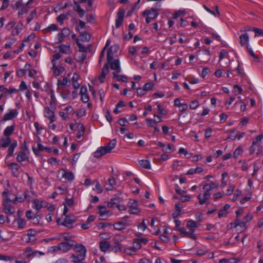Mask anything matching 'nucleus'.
I'll return each mask as SVG.
<instances>
[{
  "instance_id": "1",
  "label": "nucleus",
  "mask_w": 263,
  "mask_h": 263,
  "mask_svg": "<svg viewBox=\"0 0 263 263\" xmlns=\"http://www.w3.org/2000/svg\"><path fill=\"white\" fill-rule=\"evenodd\" d=\"M116 144V139H112L106 145L99 147L93 153V156L95 158H99L103 155L110 153L111 150L115 147Z\"/></svg>"
},
{
  "instance_id": "2",
  "label": "nucleus",
  "mask_w": 263,
  "mask_h": 263,
  "mask_svg": "<svg viewBox=\"0 0 263 263\" xmlns=\"http://www.w3.org/2000/svg\"><path fill=\"white\" fill-rule=\"evenodd\" d=\"M159 15V13L156 9L152 8L151 10H145L143 12V15L147 16L146 18V22L147 24H149L153 20L156 18Z\"/></svg>"
},
{
  "instance_id": "3",
  "label": "nucleus",
  "mask_w": 263,
  "mask_h": 263,
  "mask_svg": "<svg viewBox=\"0 0 263 263\" xmlns=\"http://www.w3.org/2000/svg\"><path fill=\"white\" fill-rule=\"evenodd\" d=\"M129 210L128 212L132 214H138L140 212V210L138 208V202L136 200L131 199L128 202Z\"/></svg>"
},
{
  "instance_id": "4",
  "label": "nucleus",
  "mask_w": 263,
  "mask_h": 263,
  "mask_svg": "<svg viewBox=\"0 0 263 263\" xmlns=\"http://www.w3.org/2000/svg\"><path fill=\"white\" fill-rule=\"evenodd\" d=\"M18 114V111L17 109H10L9 112L5 114L3 117L2 118L1 122H4L8 120H11L14 119Z\"/></svg>"
},
{
  "instance_id": "5",
  "label": "nucleus",
  "mask_w": 263,
  "mask_h": 263,
  "mask_svg": "<svg viewBox=\"0 0 263 263\" xmlns=\"http://www.w3.org/2000/svg\"><path fill=\"white\" fill-rule=\"evenodd\" d=\"M113 244L110 245V251L117 253L121 251V243L119 236H115L113 238Z\"/></svg>"
},
{
  "instance_id": "6",
  "label": "nucleus",
  "mask_w": 263,
  "mask_h": 263,
  "mask_svg": "<svg viewBox=\"0 0 263 263\" xmlns=\"http://www.w3.org/2000/svg\"><path fill=\"white\" fill-rule=\"evenodd\" d=\"M107 63H108V66H110V67L112 70H115L114 72L120 73L121 71L120 63L119 59L112 60L110 62H107Z\"/></svg>"
},
{
  "instance_id": "7",
  "label": "nucleus",
  "mask_w": 263,
  "mask_h": 263,
  "mask_svg": "<svg viewBox=\"0 0 263 263\" xmlns=\"http://www.w3.org/2000/svg\"><path fill=\"white\" fill-rule=\"evenodd\" d=\"M74 249L78 255L81 256L82 259H85L86 253V249L84 246L82 244L76 245Z\"/></svg>"
},
{
  "instance_id": "8",
  "label": "nucleus",
  "mask_w": 263,
  "mask_h": 263,
  "mask_svg": "<svg viewBox=\"0 0 263 263\" xmlns=\"http://www.w3.org/2000/svg\"><path fill=\"white\" fill-rule=\"evenodd\" d=\"M125 14V11L124 9H120L117 14V18L116 19V27L119 28L122 24L124 16Z\"/></svg>"
},
{
  "instance_id": "9",
  "label": "nucleus",
  "mask_w": 263,
  "mask_h": 263,
  "mask_svg": "<svg viewBox=\"0 0 263 263\" xmlns=\"http://www.w3.org/2000/svg\"><path fill=\"white\" fill-rule=\"evenodd\" d=\"M44 116L50 120V123L53 122L55 121V117L54 112L48 107H45Z\"/></svg>"
},
{
  "instance_id": "10",
  "label": "nucleus",
  "mask_w": 263,
  "mask_h": 263,
  "mask_svg": "<svg viewBox=\"0 0 263 263\" xmlns=\"http://www.w3.org/2000/svg\"><path fill=\"white\" fill-rule=\"evenodd\" d=\"M11 199L9 198H6L3 201V205L4 206V211L5 213L7 214H13L14 211H12V209L10 206Z\"/></svg>"
},
{
  "instance_id": "11",
  "label": "nucleus",
  "mask_w": 263,
  "mask_h": 263,
  "mask_svg": "<svg viewBox=\"0 0 263 263\" xmlns=\"http://www.w3.org/2000/svg\"><path fill=\"white\" fill-rule=\"evenodd\" d=\"M7 165L11 170L13 176L17 177L19 175L20 168L17 163H10L8 164Z\"/></svg>"
},
{
  "instance_id": "12",
  "label": "nucleus",
  "mask_w": 263,
  "mask_h": 263,
  "mask_svg": "<svg viewBox=\"0 0 263 263\" xmlns=\"http://www.w3.org/2000/svg\"><path fill=\"white\" fill-rule=\"evenodd\" d=\"M72 246V243L68 242H62L59 244V249L63 252H67L71 249Z\"/></svg>"
},
{
  "instance_id": "13",
  "label": "nucleus",
  "mask_w": 263,
  "mask_h": 263,
  "mask_svg": "<svg viewBox=\"0 0 263 263\" xmlns=\"http://www.w3.org/2000/svg\"><path fill=\"white\" fill-rule=\"evenodd\" d=\"M130 225V223L127 222L120 221L115 223L113 224L114 229L116 230L122 231L124 230L126 227Z\"/></svg>"
},
{
  "instance_id": "14",
  "label": "nucleus",
  "mask_w": 263,
  "mask_h": 263,
  "mask_svg": "<svg viewBox=\"0 0 263 263\" xmlns=\"http://www.w3.org/2000/svg\"><path fill=\"white\" fill-rule=\"evenodd\" d=\"M99 248L101 251L103 252H106L108 250L110 251V242L106 240L101 241L99 242Z\"/></svg>"
},
{
  "instance_id": "15",
  "label": "nucleus",
  "mask_w": 263,
  "mask_h": 263,
  "mask_svg": "<svg viewBox=\"0 0 263 263\" xmlns=\"http://www.w3.org/2000/svg\"><path fill=\"white\" fill-rule=\"evenodd\" d=\"M211 196V193H210V191L206 190L205 193L203 194V198H201V195L199 194L198 196V198L199 200V203L200 204H203L204 203H206L207 200L210 198Z\"/></svg>"
},
{
  "instance_id": "16",
  "label": "nucleus",
  "mask_w": 263,
  "mask_h": 263,
  "mask_svg": "<svg viewBox=\"0 0 263 263\" xmlns=\"http://www.w3.org/2000/svg\"><path fill=\"white\" fill-rule=\"evenodd\" d=\"M16 160L18 162H22L23 161L29 160V157L24 152H19L17 153Z\"/></svg>"
},
{
  "instance_id": "17",
  "label": "nucleus",
  "mask_w": 263,
  "mask_h": 263,
  "mask_svg": "<svg viewBox=\"0 0 263 263\" xmlns=\"http://www.w3.org/2000/svg\"><path fill=\"white\" fill-rule=\"evenodd\" d=\"M17 141L16 140H14L9 146L8 150V154L7 155V157L6 159H7L8 157L12 156L13 155V152L14 151V149L17 146ZM6 159H5L6 160Z\"/></svg>"
},
{
  "instance_id": "18",
  "label": "nucleus",
  "mask_w": 263,
  "mask_h": 263,
  "mask_svg": "<svg viewBox=\"0 0 263 263\" xmlns=\"http://www.w3.org/2000/svg\"><path fill=\"white\" fill-rule=\"evenodd\" d=\"M52 69L53 70V74L55 76H59L61 73H62L64 71V67L62 66H57L55 64L54 66L52 65Z\"/></svg>"
},
{
  "instance_id": "19",
  "label": "nucleus",
  "mask_w": 263,
  "mask_h": 263,
  "mask_svg": "<svg viewBox=\"0 0 263 263\" xmlns=\"http://www.w3.org/2000/svg\"><path fill=\"white\" fill-rule=\"evenodd\" d=\"M62 177L68 181H71L74 179V176L71 172H66L65 170H62Z\"/></svg>"
},
{
  "instance_id": "20",
  "label": "nucleus",
  "mask_w": 263,
  "mask_h": 263,
  "mask_svg": "<svg viewBox=\"0 0 263 263\" xmlns=\"http://www.w3.org/2000/svg\"><path fill=\"white\" fill-rule=\"evenodd\" d=\"M23 24L22 22H20L18 24L15 26L14 29L12 30L11 34L12 35H17L22 31L23 28Z\"/></svg>"
},
{
  "instance_id": "21",
  "label": "nucleus",
  "mask_w": 263,
  "mask_h": 263,
  "mask_svg": "<svg viewBox=\"0 0 263 263\" xmlns=\"http://www.w3.org/2000/svg\"><path fill=\"white\" fill-rule=\"evenodd\" d=\"M76 221L72 219H71V217L68 215L65 216V218L62 223H61V225L64 226L71 228L72 227L69 226V224H71L74 223Z\"/></svg>"
},
{
  "instance_id": "22",
  "label": "nucleus",
  "mask_w": 263,
  "mask_h": 263,
  "mask_svg": "<svg viewBox=\"0 0 263 263\" xmlns=\"http://www.w3.org/2000/svg\"><path fill=\"white\" fill-rule=\"evenodd\" d=\"M240 44L242 46H243L246 45L249 42V37L248 33H245L243 34H242L240 37Z\"/></svg>"
},
{
  "instance_id": "23",
  "label": "nucleus",
  "mask_w": 263,
  "mask_h": 263,
  "mask_svg": "<svg viewBox=\"0 0 263 263\" xmlns=\"http://www.w3.org/2000/svg\"><path fill=\"white\" fill-rule=\"evenodd\" d=\"M37 253L41 254V253L37 251L33 252L30 248H27L26 250L24 253V256L26 258H29L31 256H36Z\"/></svg>"
},
{
  "instance_id": "24",
  "label": "nucleus",
  "mask_w": 263,
  "mask_h": 263,
  "mask_svg": "<svg viewBox=\"0 0 263 263\" xmlns=\"http://www.w3.org/2000/svg\"><path fill=\"white\" fill-rule=\"evenodd\" d=\"M121 201V200L119 197H115L112 198L110 199V201H109L107 203V206L108 208H112L114 205H117L119 204Z\"/></svg>"
},
{
  "instance_id": "25",
  "label": "nucleus",
  "mask_w": 263,
  "mask_h": 263,
  "mask_svg": "<svg viewBox=\"0 0 263 263\" xmlns=\"http://www.w3.org/2000/svg\"><path fill=\"white\" fill-rule=\"evenodd\" d=\"M68 83H70V80L66 77L63 78L62 80H58V88L61 89L64 87Z\"/></svg>"
},
{
  "instance_id": "26",
  "label": "nucleus",
  "mask_w": 263,
  "mask_h": 263,
  "mask_svg": "<svg viewBox=\"0 0 263 263\" xmlns=\"http://www.w3.org/2000/svg\"><path fill=\"white\" fill-rule=\"evenodd\" d=\"M230 208V205L226 204L223 209L220 210L218 212V217L221 218L224 217L228 214L227 210Z\"/></svg>"
},
{
  "instance_id": "27",
  "label": "nucleus",
  "mask_w": 263,
  "mask_h": 263,
  "mask_svg": "<svg viewBox=\"0 0 263 263\" xmlns=\"http://www.w3.org/2000/svg\"><path fill=\"white\" fill-rule=\"evenodd\" d=\"M14 125H10L7 127L4 131V135L7 137H10L14 130Z\"/></svg>"
},
{
  "instance_id": "28",
  "label": "nucleus",
  "mask_w": 263,
  "mask_h": 263,
  "mask_svg": "<svg viewBox=\"0 0 263 263\" xmlns=\"http://www.w3.org/2000/svg\"><path fill=\"white\" fill-rule=\"evenodd\" d=\"M99 213L101 217L102 218L105 216H107L109 213V211L106 210V208L105 206H99Z\"/></svg>"
},
{
  "instance_id": "29",
  "label": "nucleus",
  "mask_w": 263,
  "mask_h": 263,
  "mask_svg": "<svg viewBox=\"0 0 263 263\" xmlns=\"http://www.w3.org/2000/svg\"><path fill=\"white\" fill-rule=\"evenodd\" d=\"M79 79V75L76 73H74L72 78V86H73V88L75 89H78L80 86V84L78 82Z\"/></svg>"
},
{
  "instance_id": "30",
  "label": "nucleus",
  "mask_w": 263,
  "mask_h": 263,
  "mask_svg": "<svg viewBox=\"0 0 263 263\" xmlns=\"http://www.w3.org/2000/svg\"><path fill=\"white\" fill-rule=\"evenodd\" d=\"M45 147L43 146V145L41 144L38 143L37 145V148L35 147H32V151L36 156H39L40 152L43 151L44 149H45Z\"/></svg>"
},
{
  "instance_id": "31",
  "label": "nucleus",
  "mask_w": 263,
  "mask_h": 263,
  "mask_svg": "<svg viewBox=\"0 0 263 263\" xmlns=\"http://www.w3.org/2000/svg\"><path fill=\"white\" fill-rule=\"evenodd\" d=\"M43 201H40L38 199H34L33 201V208L35 209L39 212L43 208L42 203Z\"/></svg>"
},
{
  "instance_id": "32",
  "label": "nucleus",
  "mask_w": 263,
  "mask_h": 263,
  "mask_svg": "<svg viewBox=\"0 0 263 263\" xmlns=\"http://www.w3.org/2000/svg\"><path fill=\"white\" fill-rule=\"evenodd\" d=\"M74 4L77 6L76 8H74V9L78 12L80 17H83L85 14L84 10L81 8L80 6L78 4L77 2H74Z\"/></svg>"
},
{
  "instance_id": "33",
  "label": "nucleus",
  "mask_w": 263,
  "mask_h": 263,
  "mask_svg": "<svg viewBox=\"0 0 263 263\" xmlns=\"http://www.w3.org/2000/svg\"><path fill=\"white\" fill-rule=\"evenodd\" d=\"M218 183L212 182L210 183L205 184L203 187V189L210 191L212 189L218 187Z\"/></svg>"
},
{
  "instance_id": "34",
  "label": "nucleus",
  "mask_w": 263,
  "mask_h": 263,
  "mask_svg": "<svg viewBox=\"0 0 263 263\" xmlns=\"http://www.w3.org/2000/svg\"><path fill=\"white\" fill-rule=\"evenodd\" d=\"M139 163L142 167L148 170L151 168L149 161L147 160H141L139 161Z\"/></svg>"
},
{
  "instance_id": "35",
  "label": "nucleus",
  "mask_w": 263,
  "mask_h": 263,
  "mask_svg": "<svg viewBox=\"0 0 263 263\" xmlns=\"http://www.w3.org/2000/svg\"><path fill=\"white\" fill-rule=\"evenodd\" d=\"M2 143L1 144V146L3 148H6L8 146H9L11 143V139L10 137H6V138H3L2 139Z\"/></svg>"
},
{
  "instance_id": "36",
  "label": "nucleus",
  "mask_w": 263,
  "mask_h": 263,
  "mask_svg": "<svg viewBox=\"0 0 263 263\" xmlns=\"http://www.w3.org/2000/svg\"><path fill=\"white\" fill-rule=\"evenodd\" d=\"M109 182V186L106 187L107 191H111L114 189V185L116 184V181L114 177H110L108 180Z\"/></svg>"
},
{
  "instance_id": "37",
  "label": "nucleus",
  "mask_w": 263,
  "mask_h": 263,
  "mask_svg": "<svg viewBox=\"0 0 263 263\" xmlns=\"http://www.w3.org/2000/svg\"><path fill=\"white\" fill-rule=\"evenodd\" d=\"M71 258L72 259V261L74 262V263H80L83 260H84V259H82L81 258V256H79V255H75L74 254H72L71 256Z\"/></svg>"
},
{
  "instance_id": "38",
  "label": "nucleus",
  "mask_w": 263,
  "mask_h": 263,
  "mask_svg": "<svg viewBox=\"0 0 263 263\" xmlns=\"http://www.w3.org/2000/svg\"><path fill=\"white\" fill-rule=\"evenodd\" d=\"M58 30V26L55 24H51L48 27L44 30L45 33L48 31H55Z\"/></svg>"
},
{
  "instance_id": "39",
  "label": "nucleus",
  "mask_w": 263,
  "mask_h": 263,
  "mask_svg": "<svg viewBox=\"0 0 263 263\" xmlns=\"http://www.w3.org/2000/svg\"><path fill=\"white\" fill-rule=\"evenodd\" d=\"M186 227L187 228L192 229L193 228H197L198 224L195 221L190 220L187 222Z\"/></svg>"
},
{
  "instance_id": "40",
  "label": "nucleus",
  "mask_w": 263,
  "mask_h": 263,
  "mask_svg": "<svg viewBox=\"0 0 263 263\" xmlns=\"http://www.w3.org/2000/svg\"><path fill=\"white\" fill-rule=\"evenodd\" d=\"M80 36L82 38V40L89 41L90 40V36L86 32H81Z\"/></svg>"
},
{
  "instance_id": "41",
  "label": "nucleus",
  "mask_w": 263,
  "mask_h": 263,
  "mask_svg": "<svg viewBox=\"0 0 263 263\" xmlns=\"http://www.w3.org/2000/svg\"><path fill=\"white\" fill-rule=\"evenodd\" d=\"M94 182L96 183V184L95 188L93 189V190H96L97 191V193L99 194L101 193L103 191V189L101 184H100L98 180H94Z\"/></svg>"
},
{
  "instance_id": "42",
  "label": "nucleus",
  "mask_w": 263,
  "mask_h": 263,
  "mask_svg": "<svg viewBox=\"0 0 263 263\" xmlns=\"http://www.w3.org/2000/svg\"><path fill=\"white\" fill-rule=\"evenodd\" d=\"M141 248V245L138 239H136L133 242V249L134 250V251H135L136 250H139Z\"/></svg>"
},
{
  "instance_id": "43",
  "label": "nucleus",
  "mask_w": 263,
  "mask_h": 263,
  "mask_svg": "<svg viewBox=\"0 0 263 263\" xmlns=\"http://www.w3.org/2000/svg\"><path fill=\"white\" fill-rule=\"evenodd\" d=\"M67 18V14H61L57 18V21L60 23V24H63V21L64 20Z\"/></svg>"
},
{
  "instance_id": "44",
  "label": "nucleus",
  "mask_w": 263,
  "mask_h": 263,
  "mask_svg": "<svg viewBox=\"0 0 263 263\" xmlns=\"http://www.w3.org/2000/svg\"><path fill=\"white\" fill-rule=\"evenodd\" d=\"M115 53L110 50H108L107 52V62H110L113 60L114 55Z\"/></svg>"
},
{
  "instance_id": "45",
  "label": "nucleus",
  "mask_w": 263,
  "mask_h": 263,
  "mask_svg": "<svg viewBox=\"0 0 263 263\" xmlns=\"http://www.w3.org/2000/svg\"><path fill=\"white\" fill-rule=\"evenodd\" d=\"M252 30L254 31L255 36H263V30L260 28L253 27Z\"/></svg>"
},
{
  "instance_id": "46",
  "label": "nucleus",
  "mask_w": 263,
  "mask_h": 263,
  "mask_svg": "<svg viewBox=\"0 0 263 263\" xmlns=\"http://www.w3.org/2000/svg\"><path fill=\"white\" fill-rule=\"evenodd\" d=\"M60 52L63 53H67V51L69 50V46H66L65 45H61L59 47Z\"/></svg>"
},
{
  "instance_id": "47",
  "label": "nucleus",
  "mask_w": 263,
  "mask_h": 263,
  "mask_svg": "<svg viewBox=\"0 0 263 263\" xmlns=\"http://www.w3.org/2000/svg\"><path fill=\"white\" fill-rule=\"evenodd\" d=\"M119 124L122 126H126L129 124L128 121L125 118H121L119 119Z\"/></svg>"
},
{
  "instance_id": "48",
  "label": "nucleus",
  "mask_w": 263,
  "mask_h": 263,
  "mask_svg": "<svg viewBox=\"0 0 263 263\" xmlns=\"http://www.w3.org/2000/svg\"><path fill=\"white\" fill-rule=\"evenodd\" d=\"M199 102L197 100H194L190 104V107L192 109H195L199 106Z\"/></svg>"
},
{
  "instance_id": "49",
  "label": "nucleus",
  "mask_w": 263,
  "mask_h": 263,
  "mask_svg": "<svg viewBox=\"0 0 263 263\" xmlns=\"http://www.w3.org/2000/svg\"><path fill=\"white\" fill-rule=\"evenodd\" d=\"M154 84L152 82H149V83H146L144 87H143V88H144V90H145V91H149V90H151L153 89V88L154 87Z\"/></svg>"
},
{
  "instance_id": "50",
  "label": "nucleus",
  "mask_w": 263,
  "mask_h": 263,
  "mask_svg": "<svg viewBox=\"0 0 263 263\" xmlns=\"http://www.w3.org/2000/svg\"><path fill=\"white\" fill-rule=\"evenodd\" d=\"M17 223L18 225V227L20 229H23L25 225H26V222L25 220L22 218H19L17 220Z\"/></svg>"
},
{
  "instance_id": "51",
  "label": "nucleus",
  "mask_w": 263,
  "mask_h": 263,
  "mask_svg": "<svg viewBox=\"0 0 263 263\" xmlns=\"http://www.w3.org/2000/svg\"><path fill=\"white\" fill-rule=\"evenodd\" d=\"M242 91V89L237 85H235L234 86V93L235 95H237L238 94L241 93Z\"/></svg>"
},
{
  "instance_id": "52",
  "label": "nucleus",
  "mask_w": 263,
  "mask_h": 263,
  "mask_svg": "<svg viewBox=\"0 0 263 263\" xmlns=\"http://www.w3.org/2000/svg\"><path fill=\"white\" fill-rule=\"evenodd\" d=\"M17 89L14 88H12V87H10L9 88H5V91L4 92V94H12V93H16L17 92Z\"/></svg>"
},
{
  "instance_id": "53",
  "label": "nucleus",
  "mask_w": 263,
  "mask_h": 263,
  "mask_svg": "<svg viewBox=\"0 0 263 263\" xmlns=\"http://www.w3.org/2000/svg\"><path fill=\"white\" fill-rule=\"evenodd\" d=\"M61 58V55L59 53H56L53 56V59L51 61L52 65L54 66L56 64V61Z\"/></svg>"
},
{
  "instance_id": "54",
  "label": "nucleus",
  "mask_w": 263,
  "mask_h": 263,
  "mask_svg": "<svg viewBox=\"0 0 263 263\" xmlns=\"http://www.w3.org/2000/svg\"><path fill=\"white\" fill-rule=\"evenodd\" d=\"M242 148L240 146H238L233 153V157L235 158L237 157L242 152Z\"/></svg>"
},
{
  "instance_id": "55",
  "label": "nucleus",
  "mask_w": 263,
  "mask_h": 263,
  "mask_svg": "<svg viewBox=\"0 0 263 263\" xmlns=\"http://www.w3.org/2000/svg\"><path fill=\"white\" fill-rule=\"evenodd\" d=\"M86 58V55L84 53H82L80 55L78 56L77 61L79 63H82Z\"/></svg>"
},
{
  "instance_id": "56",
  "label": "nucleus",
  "mask_w": 263,
  "mask_h": 263,
  "mask_svg": "<svg viewBox=\"0 0 263 263\" xmlns=\"http://www.w3.org/2000/svg\"><path fill=\"white\" fill-rule=\"evenodd\" d=\"M158 112L162 115H165L167 112L162 107L160 104H158L157 106Z\"/></svg>"
},
{
  "instance_id": "57",
  "label": "nucleus",
  "mask_w": 263,
  "mask_h": 263,
  "mask_svg": "<svg viewBox=\"0 0 263 263\" xmlns=\"http://www.w3.org/2000/svg\"><path fill=\"white\" fill-rule=\"evenodd\" d=\"M109 72V66L108 65V63H106L104 66L103 68L102 69V73L104 74H105L106 76L107 74V73Z\"/></svg>"
},
{
  "instance_id": "58",
  "label": "nucleus",
  "mask_w": 263,
  "mask_h": 263,
  "mask_svg": "<svg viewBox=\"0 0 263 263\" xmlns=\"http://www.w3.org/2000/svg\"><path fill=\"white\" fill-rule=\"evenodd\" d=\"M195 232V230L193 229H191L188 232V235H189V237L192 239L196 240V237L194 235V233Z\"/></svg>"
},
{
  "instance_id": "59",
  "label": "nucleus",
  "mask_w": 263,
  "mask_h": 263,
  "mask_svg": "<svg viewBox=\"0 0 263 263\" xmlns=\"http://www.w3.org/2000/svg\"><path fill=\"white\" fill-rule=\"evenodd\" d=\"M62 35H63L64 36L66 37L69 35L70 34V30L67 28H64L61 32Z\"/></svg>"
},
{
  "instance_id": "60",
  "label": "nucleus",
  "mask_w": 263,
  "mask_h": 263,
  "mask_svg": "<svg viewBox=\"0 0 263 263\" xmlns=\"http://www.w3.org/2000/svg\"><path fill=\"white\" fill-rule=\"evenodd\" d=\"M81 100L84 103H87L89 100V97L88 93L81 95Z\"/></svg>"
},
{
  "instance_id": "61",
  "label": "nucleus",
  "mask_w": 263,
  "mask_h": 263,
  "mask_svg": "<svg viewBox=\"0 0 263 263\" xmlns=\"http://www.w3.org/2000/svg\"><path fill=\"white\" fill-rule=\"evenodd\" d=\"M241 194V192L240 190H236L235 191V194L233 195V201H235L236 200H237L238 197L240 196Z\"/></svg>"
},
{
  "instance_id": "62",
  "label": "nucleus",
  "mask_w": 263,
  "mask_h": 263,
  "mask_svg": "<svg viewBox=\"0 0 263 263\" xmlns=\"http://www.w3.org/2000/svg\"><path fill=\"white\" fill-rule=\"evenodd\" d=\"M80 154L77 153L73 155V158L72 159L71 164L72 165H74L77 162L78 160L80 157Z\"/></svg>"
},
{
  "instance_id": "63",
  "label": "nucleus",
  "mask_w": 263,
  "mask_h": 263,
  "mask_svg": "<svg viewBox=\"0 0 263 263\" xmlns=\"http://www.w3.org/2000/svg\"><path fill=\"white\" fill-rule=\"evenodd\" d=\"M36 232L34 230L29 229L28 230L27 235L32 238H35Z\"/></svg>"
},
{
  "instance_id": "64",
  "label": "nucleus",
  "mask_w": 263,
  "mask_h": 263,
  "mask_svg": "<svg viewBox=\"0 0 263 263\" xmlns=\"http://www.w3.org/2000/svg\"><path fill=\"white\" fill-rule=\"evenodd\" d=\"M47 162L52 165H55L58 163V161L57 158L53 157H51V158L49 159Z\"/></svg>"
}]
</instances>
